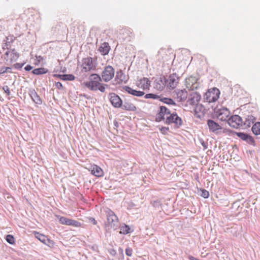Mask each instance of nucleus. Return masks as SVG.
I'll return each mask as SVG.
<instances>
[{"label":"nucleus","instance_id":"obj_1","mask_svg":"<svg viewBox=\"0 0 260 260\" xmlns=\"http://www.w3.org/2000/svg\"><path fill=\"white\" fill-rule=\"evenodd\" d=\"M89 79V81L88 82H85L84 83L86 87L91 90L96 91L99 90L102 92H105V86H108V85L100 83L102 80L99 75L93 74L90 76Z\"/></svg>","mask_w":260,"mask_h":260},{"label":"nucleus","instance_id":"obj_2","mask_svg":"<svg viewBox=\"0 0 260 260\" xmlns=\"http://www.w3.org/2000/svg\"><path fill=\"white\" fill-rule=\"evenodd\" d=\"M107 217V221L105 222V228L107 231L110 229L115 230L119 226V221L118 217L114 212L109 208L105 210Z\"/></svg>","mask_w":260,"mask_h":260},{"label":"nucleus","instance_id":"obj_3","mask_svg":"<svg viewBox=\"0 0 260 260\" xmlns=\"http://www.w3.org/2000/svg\"><path fill=\"white\" fill-rule=\"evenodd\" d=\"M207 124L209 132L216 135H219L221 133H226L228 132H231V131L226 129H223L221 125L212 119H208L207 121Z\"/></svg>","mask_w":260,"mask_h":260},{"label":"nucleus","instance_id":"obj_4","mask_svg":"<svg viewBox=\"0 0 260 260\" xmlns=\"http://www.w3.org/2000/svg\"><path fill=\"white\" fill-rule=\"evenodd\" d=\"M214 113L218 119L223 121H226L231 114L230 110L225 107H216L214 109Z\"/></svg>","mask_w":260,"mask_h":260},{"label":"nucleus","instance_id":"obj_5","mask_svg":"<svg viewBox=\"0 0 260 260\" xmlns=\"http://www.w3.org/2000/svg\"><path fill=\"white\" fill-rule=\"evenodd\" d=\"M219 94V90L214 88L212 90L209 91L205 94L204 99L208 103L215 102L218 99Z\"/></svg>","mask_w":260,"mask_h":260},{"label":"nucleus","instance_id":"obj_6","mask_svg":"<svg viewBox=\"0 0 260 260\" xmlns=\"http://www.w3.org/2000/svg\"><path fill=\"white\" fill-rule=\"evenodd\" d=\"M82 71L88 72L95 70L96 64L93 62V59L91 57L84 58L82 60Z\"/></svg>","mask_w":260,"mask_h":260},{"label":"nucleus","instance_id":"obj_7","mask_svg":"<svg viewBox=\"0 0 260 260\" xmlns=\"http://www.w3.org/2000/svg\"><path fill=\"white\" fill-rule=\"evenodd\" d=\"M114 69L111 66H106L102 73V80L105 82L111 80L114 76Z\"/></svg>","mask_w":260,"mask_h":260},{"label":"nucleus","instance_id":"obj_8","mask_svg":"<svg viewBox=\"0 0 260 260\" xmlns=\"http://www.w3.org/2000/svg\"><path fill=\"white\" fill-rule=\"evenodd\" d=\"M165 119L166 123L170 124L174 123L177 127H180L182 124L181 118L177 115L176 113H173L172 114L170 113L168 116H166Z\"/></svg>","mask_w":260,"mask_h":260},{"label":"nucleus","instance_id":"obj_9","mask_svg":"<svg viewBox=\"0 0 260 260\" xmlns=\"http://www.w3.org/2000/svg\"><path fill=\"white\" fill-rule=\"evenodd\" d=\"M174 99L178 102H184L188 96V93L185 89H176L173 92Z\"/></svg>","mask_w":260,"mask_h":260},{"label":"nucleus","instance_id":"obj_10","mask_svg":"<svg viewBox=\"0 0 260 260\" xmlns=\"http://www.w3.org/2000/svg\"><path fill=\"white\" fill-rule=\"evenodd\" d=\"M242 118L238 115H234L228 119V123L231 127L237 128L242 124Z\"/></svg>","mask_w":260,"mask_h":260},{"label":"nucleus","instance_id":"obj_11","mask_svg":"<svg viewBox=\"0 0 260 260\" xmlns=\"http://www.w3.org/2000/svg\"><path fill=\"white\" fill-rule=\"evenodd\" d=\"M109 97L110 103L114 107L119 108L122 107V101L118 95L114 93H111Z\"/></svg>","mask_w":260,"mask_h":260},{"label":"nucleus","instance_id":"obj_12","mask_svg":"<svg viewBox=\"0 0 260 260\" xmlns=\"http://www.w3.org/2000/svg\"><path fill=\"white\" fill-rule=\"evenodd\" d=\"M167 79L165 77H159L155 79L153 83V87L155 89L162 91L165 87Z\"/></svg>","mask_w":260,"mask_h":260},{"label":"nucleus","instance_id":"obj_13","mask_svg":"<svg viewBox=\"0 0 260 260\" xmlns=\"http://www.w3.org/2000/svg\"><path fill=\"white\" fill-rule=\"evenodd\" d=\"M201 100V95L197 92H192L189 94L187 103L190 105H197Z\"/></svg>","mask_w":260,"mask_h":260},{"label":"nucleus","instance_id":"obj_14","mask_svg":"<svg viewBox=\"0 0 260 260\" xmlns=\"http://www.w3.org/2000/svg\"><path fill=\"white\" fill-rule=\"evenodd\" d=\"M186 86L189 90H193L198 88L199 83L197 82V79L191 76L186 80Z\"/></svg>","mask_w":260,"mask_h":260},{"label":"nucleus","instance_id":"obj_15","mask_svg":"<svg viewBox=\"0 0 260 260\" xmlns=\"http://www.w3.org/2000/svg\"><path fill=\"white\" fill-rule=\"evenodd\" d=\"M35 236L41 242L49 247H52L54 245V242L44 235L36 232H35Z\"/></svg>","mask_w":260,"mask_h":260},{"label":"nucleus","instance_id":"obj_16","mask_svg":"<svg viewBox=\"0 0 260 260\" xmlns=\"http://www.w3.org/2000/svg\"><path fill=\"white\" fill-rule=\"evenodd\" d=\"M7 57V61L12 63L16 61L19 57V54L15 49H10L5 52Z\"/></svg>","mask_w":260,"mask_h":260},{"label":"nucleus","instance_id":"obj_17","mask_svg":"<svg viewBox=\"0 0 260 260\" xmlns=\"http://www.w3.org/2000/svg\"><path fill=\"white\" fill-rule=\"evenodd\" d=\"M170 113V110L165 106H160L158 113L156 115V120L160 121L165 120L166 116Z\"/></svg>","mask_w":260,"mask_h":260},{"label":"nucleus","instance_id":"obj_18","mask_svg":"<svg viewBox=\"0 0 260 260\" xmlns=\"http://www.w3.org/2000/svg\"><path fill=\"white\" fill-rule=\"evenodd\" d=\"M179 81L178 77H177L176 74L171 75L169 78L167 80L166 85L169 89H174Z\"/></svg>","mask_w":260,"mask_h":260},{"label":"nucleus","instance_id":"obj_19","mask_svg":"<svg viewBox=\"0 0 260 260\" xmlns=\"http://www.w3.org/2000/svg\"><path fill=\"white\" fill-rule=\"evenodd\" d=\"M234 134L247 143L251 145L254 144L253 138L248 134L242 132H234Z\"/></svg>","mask_w":260,"mask_h":260},{"label":"nucleus","instance_id":"obj_20","mask_svg":"<svg viewBox=\"0 0 260 260\" xmlns=\"http://www.w3.org/2000/svg\"><path fill=\"white\" fill-rule=\"evenodd\" d=\"M137 85L143 89H147L149 88L150 81L147 78H143L137 81Z\"/></svg>","mask_w":260,"mask_h":260},{"label":"nucleus","instance_id":"obj_21","mask_svg":"<svg viewBox=\"0 0 260 260\" xmlns=\"http://www.w3.org/2000/svg\"><path fill=\"white\" fill-rule=\"evenodd\" d=\"M29 95L35 103L38 105L42 104V101L35 89H30L29 91Z\"/></svg>","mask_w":260,"mask_h":260},{"label":"nucleus","instance_id":"obj_22","mask_svg":"<svg viewBox=\"0 0 260 260\" xmlns=\"http://www.w3.org/2000/svg\"><path fill=\"white\" fill-rule=\"evenodd\" d=\"M123 89L129 94L133 95L140 97L144 95L145 93L143 91H138L132 89L131 87L128 86H125L123 87Z\"/></svg>","mask_w":260,"mask_h":260},{"label":"nucleus","instance_id":"obj_23","mask_svg":"<svg viewBox=\"0 0 260 260\" xmlns=\"http://www.w3.org/2000/svg\"><path fill=\"white\" fill-rule=\"evenodd\" d=\"M110 50V47L109 44L107 42L102 43L99 48V51L102 55H105L109 53Z\"/></svg>","mask_w":260,"mask_h":260},{"label":"nucleus","instance_id":"obj_24","mask_svg":"<svg viewBox=\"0 0 260 260\" xmlns=\"http://www.w3.org/2000/svg\"><path fill=\"white\" fill-rule=\"evenodd\" d=\"M91 173L96 177H102L104 175L103 170L97 165H94L91 167Z\"/></svg>","mask_w":260,"mask_h":260},{"label":"nucleus","instance_id":"obj_25","mask_svg":"<svg viewBox=\"0 0 260 260\" xmlns=\"http://www.w3.org/2000/svg\"><path fill=\"white\" fill-rule=\"evenodd\" d=\"M54 77H56L64 81H73L75 80V76L72 74H54Z\"/></svg>","mask_w":260,"mask_h":260},{"label":"nucleus","instance_id":"obj_26","mask_svg":"<svg viewBox=\"0 0 260 260\" xmlns=\"http://www.w3.org/2000/svg\"><path fill=\"white\" fill-rule=\"evenodd\" d=\"M121 108L125 110L131 111H135L137 110L136 107L129 102L125 101Z\"/></svg>","mask_w":260,"mask_h":260},{"label":"nucleus","instance_id":"obj_27","mask_svg":"<svg viewBox=\"0 0 260 260\" xmlns=\"http://www.w3.org/2000/svg\"><path fill=\"white\" fill-rule=\"evenodd\" d=\"M115 79L118 80L117 82L118 83H121L122 82H125L127 80L126 76L121 70L117 72Z\"/></svg>","mask_w":260,"mask_h":260},{"label":"nucleus","instance_id":"obj_28","mask_svg":"<svg viewBox=\"0 0 260 260\" xmlns=\"http://www.w3.org/2000/svg\"><path fill=\"white\" fill-rule=\"evenodd\" d=\"M255 121V117L251 115H247L245 118V120L244 121L243 124L245 126L249 127L250 126L251 124H253L254 122Z\"/></svg>","mask_w":260,"mask_h":260},{"label":"nucleus","instance_id":"obj_29","mask_svg":"<svg viewBox=\"0 0 260 260\" xmlns=\"http://www.w3.org/2000/svg\"><path fill=\"white\" fill-rule=\"evenodd\" d=\"M120 233L123 234L124 235L129 234L132 233L133 231L131 230V228L126 224H124L123 225H121L120 227Z\"/></svg>","mask_w":260,"mask_h":260},{"label":"nucleus","instance_id":"obj_30","mask_svg":"<svg viewBox=\"0 0 260 260\" xmlns=\"http://www.w3.org/2000/svg\"><path fill=\"white\" fill-rule=\"evenodd\" d=\"M48 71V70L46 68H40L34 69L32 70V73L34 75H40L47 73Z\"/></svg>","mask_w":260,"mask_h":260},{"label":"nucleus","instance_id":"obj_31","mask_svg":"<svg viewBox=\"0 0 260 260\" xmlns=\"http://www.w3.org/2000/svg\"><path fill=\"white\" fill-rule=\"evenodd\" d=\"M252 131L255 135H260V122H257L253 125Z\"/></svg>","mask_w":260,"mask_h":260},{"label":"nucleus","instance_id":"obj_32","mask_svg":"<svg viewBox=\"0 0 260 260\" xmlns=\"http://www.w3.org/2000/svg\"><path fill=\"white\" fill-rule=\"evenodd\" d=\"M160 101L163 102L165 104H166L169 105H173V106H176V104L175 102L170 98H163L160 99Z\"/></svg>","mask_w":260,"mask_h":260},{"label":"nucleus","instance_id":"obj_33","mask_svg":"<svg viewBox=\"0 0 260 260\" xmlns=\"http://www.w3.org/2000/svg\"><path fill=\"white\" fill-rule=\"evenodd\" d=\"M68 225H72L75 227H79L81 225V223L76 220L70 219Z\"/></svg>","mask_w":260,"mask_h":260},{"label":"nucleus","instance_id":"obj_34","mask_svg":"<svg viewBox=\"0 0 260 260\" xmlns=\"http://www.w3.org/2000/svg\"><path fill=\"white\" fill-rule=\"evenodd\" d=\"M69 220H70L69 218H66V217H64L63 216H61L59 218V221L60 223L62 224H65V225H68L69 222Z\"/></svg>","mask_w":260,"mask_h":260},{"label":"nucleus","instance_id":"obj_35","mask_svg":"<svg viewBox=\"0 0 260 260\" xmlns=\"http://www.w3.org/2000/svg\"><path fill=\"white\" fill-rule=\"evenodd\" d=\"M6 240L10 244H13L15 243L14 238L11 235H8L6 236Z\"/></svg>","mask_w":260,"mask_h":260},{"label":"nucleus","instance_id":"obj_36","mask_svg":"<svg viewBox=\"0 0 260 260\" xmlns=\"http://www.w3.org/2000/svg\"><path fill=\"white\" fill-rule=\"evenodd\" d=\"M201 196L202 197H203L205 199H207L209 197V192L207 190H206L205 189H201Z\"/></svg>","mask_w":260,"mask_h":260},{"label":"nucleus","instance_id":"obj_37","mask_svg":"<svg viewBox=\"0 0 260 260\" xmlns=\"http://www.w3.org/2000/svg\"><path fill=\"white\" fill-rule=\"evenodd\" d=\"M144 97L145 99H156L159 98V96L158 95L155 94H153V93L146 94Z\"/></svg>","mask_w":260,"mask_h":260},{"label":"nucleus","instance_id":"obj_38","mask_svg":"<svg viewBox=\"0 0 260 260\" xmlns=\"http://www.w3.org/2000/svg\"><path fill=\"white\" fill-rule=\"evenodd\" d=\"M8 70H11V68L10 67H3L1 68H0V74L7 73L8 71Z\"/></svg>","mask_w":260,"mask_h":260},{"label":"nucleus","instance_id":"obj_39","mask_svg":"<svg viewBox=\"0 0 260 260\" xmlns=\"http://www.w3.org/2000/svg\"><path fill=\"white\" fill-rule=\"evenodd\" d=\"M132 253H133V250L132 248H129V247H127V248H126L125 254L126 255H127L128 256H131L132 255Z\"/></svg>","mask_w":260,"mask_h":260},{"label":"nucleus","instance_id":"obj_40","mask_svg":"<svg viewBox=\"0 0 260 260\" xmlns=\"http://www.w3.org/2000/svg\"><path fill=\"white\" fill-rule=\"evenodd\" d=\"M5 92L7 94V95H9L10 94V91L9 90V87L8 86H5L3 88Z\"/></svg>","mask_w":260,"mask_h":260},{"label":"nucleus","instance_id":"obj_41","mask_svg":"<svg viewBox=\"0 0 260 260\" xmlns=\"http://www.w3.org/2000/svg\"><path fill=\"white\" fill-rule=\"evenodd\" d=\"M55 87H56V88H58L59 90L63 89L62 85L59 82H57L55 83Z\"/></svg>","mask_w":260,"mask_h":260},{"label":"nucleus","instance_id":"obj_42","mask_svg":"<svg viewBox=\"0 0 260 260\" xmlns=\"http://www.w3.org/2000/svg\"><path fill=\"white\" fill-rule=\"evenodd\" d=\"M11 43V41H7L5 43V45L3 47V49H7V50H10V49L8 48V46H10V44Z\"/></svg>","mask_w":260,"mask_h":260},{"label":"nucleus","instance_id":"obj_43","mask_svg":"<svg viewBox=\"0 0 260 260\" xmlns=\"http://www.w3.org/2000/svg\"><path fill=\"white\" fill-rule=\"evenodd\" d=\"M23 66V63H16L14 64L15 68L17 69H20Z\"/></svg>","mask_w":260,"mask_h":260},{"label":"nucleus","instance_id":"obj_44","mask_svg":"<svg viewBox=\"0 0 260 260\" xmlns=\"http://www.w3.org/2000/svg\"><path fill=\"white\" fill-rule=\"evenodd\" d=\"M36 59H37V63H41L43 60L44 59L43 57L40 55L39 56H36Z\"/></svg>","mask_w":260,"mask_h":260},{"label":"nucleus","instance_id":"obj_45","mask_svg":"<svg viewBox=\"0 0 260 260\" xmlns=\"http://www.w3.org/2000/svg\"><path fill=\"white\" fill-rule=\"evenodd\" d=\"M32 69V67L30 65H27L25 68H24V69L25 71H30L31 69Z\"/></svg>","mask_w":260,"mask_h":260},{"label":"nucleus","instance_id":"obj_46","mask_svg":"<svg viewBox=\"0 0 260 260\" xmlns=\"http://www.w3.org/2000/svg\"><path fill=\"white\" fill-rule=\"evenodd\" d=\"M89 220L91 222H92L94 225H96L97 224V221L95 220L94 218L90 217L89 218Z\"/></svg>","mask_w":260,"mask_h":260},{"label":"nucleus","instance_id":"obj_47","mask_svg":"<svg viewBox=\"0 0 260 260\" xmlns=\"http://www.w3.org/2000/svg\"><path fill=\"white\" fill-rule=\"evenodd\" d=\"M188 259L189 260H200L198 258H197L194 257H193V256H191V255H189L188 257Z\"/></svg>","mask_w":260,"mask_h":260},{"label":"nucleus","instance_id":"obj_48","mask_svg":"<svg viewBox=\"0 0 260 260\" xmlns=\"http://www.w3.org/2000/svg\"><path fill=\"white\" fill-rule=\"evenodd\" d=\"M166 50L161 49L160 51H159L158 54L159 55H161L163 54L164 53H166Z\"/></svg>","mask_w":260,"mask_h":260},{"label":"nucleus","instance_id":"obj_49","mask_svg":"<svg viewBox=\"0 0 260 260\" xmlns=\"http://www.w3.org/2000/svg\"><path fill=\"white\" fill-rule=\"evenodd\" d=\"M119 251H121V253H122V252H123V250H122V248H119Z\"/></svg>","mask_w":260,"mask_h":260},{"label":"nucleus","instance_id":"obj_50","mask_svg":"<svg viewBox=\"0 0 260 260\" xmlns=\"http://www.w3.org/2000/svg\"><path fill=\"white\" fill-rule=\"evenodd\" d=\"M11 70H8L7 72H11Z\"/></svg>","mask_w":260,"mask_h":260}]
</instances>
